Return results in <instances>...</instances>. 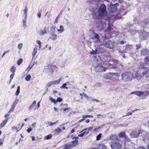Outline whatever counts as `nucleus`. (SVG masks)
<instances>
[{
  "label": "nucleus",
  "mask_w": 149,
  "mask_h": 149,
  "mask_svg": "<svg viewBox=\"0 0 149 149\" xmlns=\"http://www.w3.org/2000/svg\"><path fill=\"white\" fill-rule=\"evenodd\" d=\"M97 5V3H91L90 4V7L89 8L90 10L93 13V18L96 19L101 18L102 17L106 16L107 14L106 7L104 4H102L101 5L98 10Z\"/></svg>",
  "instance_id": "nucleus-1"
},
{
  "label": "nucleus",
  "mask_w": 149,
  "mask_h": 149,
  "mask_svg": "<svg viewBox=\"0 0 149 149\" xmlns=\"http://www.w3.org/2000/svg\"><path fill=\"white\" fill-rule=\"evenodd\" d=\"M96 65L95 67V70L96 72H102L105 71L107 68H113V65L109 63L104 62L103 63V65L104 66H103L101 64L102 62L101 58L98 56L96 57Z\"/></svg>",
  "instance_id": "nucleus-2"
},
{
  "label": "nucleus",
  "mask_w": 149,
  "mask_h": 149,
  "mask_svg": "<svg viewBox=\"0 0 149 149\" xmlns=\"http://www.w3.org/2000/svg\"><path fill=\"white\" fill-rule=\"evenodd\" d=\"M133 74L131 72H126L122 74V79L125 82L132 80L133 77Z\"/></svg>",
  "instance_id": "nucleus-3"
},
{
  "label": "nucleus",
  "mask_w": 149,
  "mask_h": 149,
  "mask_svg": "<svg viewBox=\"0 0 149 149\" xmlns=\"http://www.w3.org/2000/svg\"><path fill=\"white\" fill-rule=\"evenodd\" d=\"M115 42L114 41L108 40L105 41L103 44V45L104 47L113 49L114 48Z\"/></svg>",
  "instance_id": "nucleus-4"
},
{
  "label": "nucleus",
  "mask_w": 149,
  "mask_h": 149,
  "mask_svg": "<svg viewBox=\"0 0 149 149\" xmlns=\"http://www.w3.org/2000/svg\"><path fill=\"white\" fill-rule=\"evenodd\" d=\"M139 34V38L141 40H145L149 36L148 32L144 31H137Z\"/></svg>",
  "instance_id": "nucleus-5"
},
{
  "label": "nucleus",
  "mask_w": 149,
  "mask_h": 149,
  "mask_svg": "<svg viewBox=\"0 0 149 149\" xmlns=\"http://www.w3.org/2000/svg\"><path fill=\"white\" fill-rule=\"evenodd\" d=\"M112 149H120L122 145L115 141H112L109 143Z\"/></svg>",
  "instance_id": "nucleus-6"
},
{
  "label": "nucleus",
  "mask_w": 149,
  "mask_h": 149,
  "mask_svg": "<svg viewBox=\"0 0 149 149\" xmlns=\"http://www.w3.org/2000/svg\"><path fill=\"white\" fill-rule=\"evenodd\" d=\"M99 38V35L94 31H93V34L91 36V39L92 40L93 42L95 43H96L97 42H100V40Z\"/></svg>",
  "instance_id": "nucleus-7"
},
{
  "label": "nucleus",
  "mask_w": 149,
  "mask_h": 149,
  "mask_svg": "<svg viewBox=\"0 0 149 149\" xmlns=\"http://www.w3.org/2000/svg\"><path fill=\"white\" fill-rule=\"evenodd\" d=\"M148 94V93L147 91H136L135 92V95L141 97L142 99L146 97Z\"/></svg>",
  "instance_id": "nucleus-8"
},
{
  "label": "nucleus",
  "mask_w": 149,
  "mask_h": 149,
  "mask_svg": "<svg viewBox=\"0 0 149 149\" xmlns=\"http://www.w3.org/2000/svg\"><path fill=\"white\" fill-rule=\"evenodd\" d=\"M133 48L132 45L128 44L125 46V52L130 54H133L134 52L133 51Z\"/></svg>",
  "instance_id": "nucleus-9"
},
{
  "label": "nucleus",
  "mask_w": 149,
  "mask_h": 149,
  "mask_svg": "<svg viewBox=\"0 0 149 149\" xmlns=\"http://www.w3.org/2000/svg\"><path fill=\"white\" fill-rule=\"evenodd\" d=\"M142 130H138L137 131H132L130 134V136L131 138H137L139 137V134L142 131Z\"/></svg>",
  "instance_id": "nucleus-10"
},
{
  "label": "nucleus",
  "mask_w": 149,
  "mask_h": 149,
  "mask_svg": "<svg viewBox=\"0 0 149 149\" xmlns=\"http://www.w3.org/2000/svg\"><path fill=\"white\" fill-rule=\"evenodd\" d=\"M97 26L99 30L101 31L105 28L106 26V23L104 22L100 21L98 23Z\"/></svg>",
  "instance_id": "nucleus-11"
},
{
  "label": "nucleus",
  "mask_w": 149,
  "mask_h": 149,
  "mask_svg": "<svg viewBox=\"0 0 149 149\" xmlns=\"http://www.w3.org/2000/svg\"><path fill=\"white\" fill-rule=\"evenodd\" d=\"M117 7L115 5H110L109 8L108 10L110 13H113L117 10Z\"/></svg>",
  "instance_id": "nucleus-12"
},
{
  "label": "nucleus",
  "mask_w": 149,
  "mask_h": 149,
  "mask_svg": "<svg viewBox=\"0 0 149 149\" xmlns=\"http://www.w3.org/2000/svg\"><path fill=\"white\" fill-rule=\"evenodd\" d=\"M141 52V55L143 56L149 55V50L146 48L142 49Z\"/></svg>",
  "instance_id": "nucleus-13"
},
{
  "label": "nucleus",
  "mask_w": 149,
  "mask_h": 149,
  "mask_svg": "<svg viewBox=\"0 0 149 149\" xmlns=\"http://www.w3.org/2000/svg\"><path fill=\"white\" fill-rule=\"evenodd\" d=\"M100 49L99 47H97L95 48V50H93L90 52L91 55H95L96 54H99L100 53V51L99 50Z\"/></svg>",
  "instance_id": "nucleus-14"
},
{
  "label": "nucleus",
  "mask_w": 149,
  "mask_h": 149,
  "mask_svg": "<svg viewBox=\"0 0 149 149\" xmlns=\"http://www.w3.org/2000/svg\"><path fill=\"white\" fill-rule=\"evenodd\" d=\"M130 31L133 34H136V28L135 26L133 25H131L130 27Z\"/></svg>",
  "instance_id": "nucleus-15"
},
{
  "label": "nucleus",
  "mask_w": 149,
  "mask_h": 149,
  "mask_svg": "<svg viewBox=\"0 0 149 149\" xmlns=\"http://www.w3.org/2000/svg\"><path fill=\"white\" fill-rule=\"evenodd\" d=\"M147 65L145 62L142 63L140 64L139 68L140 69H144L148 67Z\"/></svg>",
  "instance_id": "nucleus-16"
},
{
  "label": "nucleus",
  "mask_w": 149,
  "mask_h": 149,
  "mask_svg": "<svg viewBox=\"0 0 149 149\" xmlns=\"http://www.w3.org/2000/svg\"><path fill=\"white\" fill-rule=\"evenodd\" d=\"M56 27L55 26H54L51 28L50 30L49 31L50 34L55 33Z\"/></svg>",
  "instance_id": "nucleus-17"
},
{
  "label": "nucleus",
  "mask_w": 149,
  "mask_h": 149,
  "mask_svg": "<svg viewBox=\"0 0 149 149\" xmlns=\"http://www.w3.org/2000/svg\"><path fill=\"white\" fill-rule=\"evenodd\" d=\"M38 47L36 46L35 48H34L33 50L32 53V55L33 56V58L37 52Z\"/></svg>",
  "instance_id": "nucleus-18"
},
{
  "label": "nucleus",
  "mask_w": 149,
  "mask_h": 149,
  "mask_svg": "<svg viewBox=\"0 0 149 149\" xmlns=\"http://www.w3.org/2000/svg\"><path fill=\"white\" fill-rule=\"evenodd\" d=\"M109 139L111 140H118V136L116 135L112 134L110 135Z\"/></svg>",
  "instance_id": "nucleus-19"
},
{
  "label": "nucleus",
  "mask_w": 149,
  "mask_h": 149,
  "mask_svg": "<svg viewBox=\"0 0 149 149\" xmlns=\"http://www.w3.org/2000/svg\"><path fill=\"white\" fill-rule=\"evenodd\" d=\"M107 31H106L107 32H109V33H110V34L111 35L112 34V33H113V32H115V31L113 30L112 29L111 27L109 25V27L107 28Z\"/></svg>",
  "instance_id": "nucleus-20"
},
{
  "label": "nucleus",
  "mask_w": 149,
  "mask_h": 149,
  "mask_svg": "<svg viewBox=\"0 0 149 149\" xmlns=\"http://www.w3.org/2000/svg\"><path fill=\"white\" fill-rule=\"evenodd\" d=\"M56 68V67L55 65H52V66H51L50 68V69H49V68H48V69L49 70V72L48 73V74H51L53 72V68Z\"/></svg>",
  "instance_id": "nucleus-21"
},
{
  "label": "nucleus",
  "mask_w": 149,
  "mask_h": 149,
  "mask_svg": "<svg viewBox=\"0 0 149 149\" xmlns=\"http://www.w3.org/2000/svg\"><path fill=\"white\" fill-rule=\"evenodd\" d=\"M118 136L119 137L124 138L126 139L127 136L126 135L125 133L124 132H121L118 134Z\"/></svg>",
  "instance_id": "nucleus-22"
},
{
  "label": "nucleus",
  "mask_w": 149,
  "mask_h": 149,
  "mask_svg": "<svg viewBox=\"0 0 149 149\" xmlns=\"http://www.w3.org/2000/svg\"><path fill=\"white\" fill-rule=\"evenodd\" d=\"M72 148L71 144H67L64 146V149H71Z\"/></svg>",
  "instance_id": "nucleus-23"
},
{
  "label": "nucleus",
  "mask_w": 149,
  "mask_h": 149,
  "mask_svg": "<svg viewBox=\"0 0 149 149\" xmlns=\"http://www.w3.org/2000/svg\"><path fill=\"white\" fill-rule=\"evenodd\" d=\"M51 37L50 38L53 40H55L57 38V36L56 34H55L54 33L51 34H50Z\"/></svg>",
  "instance_id": "nucleus-24"
},
{
  "label": "nucleus",
  "mask_w": 149,
  "mask_h": 149,
  "mask_svg": "<svg viewBox=\"0 0 149 149\" xmlns=\"http://www.w3.org/2000/svg\"><path fill=\"white\" fill-rule=\"evenodd\" d=\"M36 104V101H34L31 104L29 107V109L30 110L32 108H33L35 105Z\"/></svg>",
  "instance_id": "nucleus-25"
},
{
  "label": "nucleus",
  "mask_w": 149,
  "mask_h": 149,
  "mask_svg": "<svg viewBox=\"0 0 149 149\" xmlns=\"http://www.w3.org/2000/svg\"><path fill=\"white\" fill-rule=\"evenodd\" d=\"M60 29H58L57 31L59 33H61L63 32L64 31V29L63 26L61 25L60 26Z\"/></svg>",
  "instance_id": "nucleus-26"
},
{
  "label": "nucleus",
  "mask_w": 149,
  "mask_h": 149,
  "mask_svg": "<svg viewBox=\"0 0 149 149\" xmlns=\"http://www.w3.org/2000/svg\"><path fill=\"white\" fill-rule=\"evenodd\" d=\"M8 120V118H6L5 120H3V122L1 124V125L3 127L7 123Z\"/></svg>",
  "instance_id": "nucleus-27"
},
{
  "label": "nucleus",
  "mask_w": 149,
  "mask_h": 149,
  "mask_svg": "<svg viewBox=\"0 0 149 149\" xmlns=\"http://www.w3.org/2000/svg\"><path fill=\"white\" fill-rule=\"evenodd\" d=\"M61 80V78L58 80L53 81V84H54V85H56V84H60Z\"/></svg>",
  "instance_id": "nucleus-28"
},
{
  "label": "nucleus",
  "mask_w": 149,
  "mask_h": 149,
  "mask_svg": "<svg viewBox=\"0 0 149 149\" xmlns=\"http://www.w3.org/2000/svg\"><path fill=\"white\" fill-rule=\"evenodd\" d=\"M143 77L142 74H140L139 73H137L136 76L135 78L137 79H140Z\"/></svg>",
  "instance_id": "nucleus-29"
},
{
  "label": "nucleus",
  "mask_w": 149,
  "mask_h": 149,
  "mask_svg": "<svg viewBox=\"0 0 149 149\" xmlns=\"http://www.w3.org/2000/svg\"><path fill=\"white\" fill-rule=\"evenodd\" d=\"M78 142V141L77 140H75L74 141L72 142L71 143L72 144H71L72 145V146L73 147L74 146H76Z\"/></svg>",
  "instance_id": "nucleus-30"
},
{
  "label": "nucleus",
  "mask_w": 149,
  "mask_h": 149,
  "mask_svg": "<svg viewBox=\"0 0 149 149\" xmlns=\"http://www.w3.org/2000/svg\"><path fill=\"white\" fill-rule=\"evenodd\" d=\"M23 26L24 27V29H26V27L27 26L26 23V18L25 17L24 19L23 20Z\"/></svg>",
  "instance_id": "nucleus-31"
},
{
  "label": "nucleus",
  "mask_w": 149,
  "mask_h": 149,
  "mask_svg": "<svg viewBox=\"0 0 149 149\" xmlns=\"http://www.w3.org/2000/svg\"><path fill=\"white\" fill-rule=\"evenodd\" d=\"M144 61L147 65H149V56L146 57L144 59Z\"/></svg>",
  "instance_id": "nucleus-32"
},
{
  "label": "nucleus",
  "mask_w": 149,
  "mask_h": 149,
  "mask_svg": "<svg viewBox=\"0 0 149 149\" xmlns=\"http://www.w3.org/2000/svg\"><path fill=\"white\" fill-rule=\"evenodd\" d=\"M148 72H149L148 70L143 72L142 74L143 77L145 76V77H147V75L148 74Z\"/></svg>",
  "instance_id": "nucleus-33"
},
{
  "label": "nucleus",
  "mask_w": 149,
  "mask_h": 149,
  "mask_svg": "<svg viewBox=\"0 0 149 149\" xmlns=\"http://www.w3.org/2000/svg\"><path fill=\"white\" fill-rule=\"evenodd\" d=\"M58 122V120H57L54 123H52L51 122H48V124L49 125V126H52L54 125H55Z\"/></svg>",
  "instance_id": "nucleus-34"
},
{
  "label": "nucleus",
  "mask_w": 149,
  "mask_h": 149,
  "mask_svg": "<svg viewBox=\"0 0 149 149\" xmlns=\"http://www.w3.org/2000/svg\"><path fill=\"white\" fill-rule=\"evenodd\" d=\"M31 78V76L30 74H28L27 75V76L25 78V79L26 81H29L30 80Z\"/></svg>",
  "instance_id": "nucleus-35"
},
{
  "label": "nucleus",
  "mask_w": 149,
  "mask_h": 149,
  "mask_svg": "<svg viewBox=\"0 0 149 149\" xmlns=\"http://www.w3.org/2000/svg\"><path fill=\"white\" fill-rule=\"evenodd\" d=\"M34 65V64H31V63L30 65H29L28 67L26 69L27 70H28V71H29L31 68L33 67V65Z\"/></svg>",
  "instance_id": "nucleus-36"
},
{
  "label": "nucleus",
  "mask_w": 149,
  "mask_h": 149,
  "mask_svg": "<svg viewBox=\"0 0 149 149\" xmlns=\"http://www.w3.org/2000/svg\"><path fill=\"white\" fill-rule=\"evenodd\" d=\"M122 15L121 14H118L116 15V18L117 19H121L122 17Z\"/></svg>",
  "instance_id": "nucleus-37"
},
{
  "label": "nucleus",
  "mask_w": 149,
  "mask_h": 149,
  "mask_svg": "<svg viewBox=\"0 0 149 149\" xmlns=\"http://www.w3.org/2000/svg\"><path fill=\"white\" fill-rule=\"evenodd\" d=\"M61 131V129L59 127L58 128L55 130V133L57 134L60 133Z\"/></svg>",
  "instance_id": "nucleus-38"
},
{
  "label": "nucleus",
  "mask_w": 149,
  "mask_h": 149,
  "mask_svg": "<svg viewBox=\"0 0 149 149\" xmlns=\"http://www.w3.org/2000/svg\"><path fill=\"white\" fill-rule=\"evenodd\" d=\"M15 67H14L13 66L11 67V69H10V72L13 73H15Z\"/></svg>",
  "instance_id": "nucleus-39"
},
{
  "label": "nucleus",
  "mask_w": 149,
  "mask_h": 149,
  "mask_svg": "<svg viewBox=\"0 0 149 149\" xmlns=\"http://www.w3.org/2000/svg\"><path fill=\"white\" fill-rule=\"evenodd\" d=\"M20 86H18L17 87V90L15 93V95L16 96L18 95L20 93Z\"/></svg>",
  "instance_id": "nucleus-40"
},
{
  "label": "nucleus",
  "mask_w": 149,
  "mask_h": 149,
  "mask_svg": "<svg viewBox=\"0 0 149 149\" xmlns=\"http://www.w3.org/2000/svg\"><path fill=\"white\" fill-rule=\"evenodd\" d=\"M28 10V9L26 6L25 7V9L24 10V13L25 15V17L26 18L27 16V12Z\"/></svg>",
  "instance_id": "nucleus-41"
},
{
  "label": "nucleus",
  "mask_w": 149,
  "mask_h": 149,
  "mask_svg": "<svg viewBox=\"0 0 149 149\" xmlns=\"http://www.w3.org/2000/svg\"><path fill=\"white\" fill-rule=\"evenodd\" d=\"M93 127H90L88 128H85L84 129V130H86L89 132V131H91L93 129Z\"/></svg>",
  "instance_id": "nucleus-42"
},
{
  "label": "nucleus",
  "mask_w": 149,
  "mask_h": 149,
  "mask_svg": "<svg viewBox=\"0 0 149 149\" xmlns=\"http://www.w3.org/2000/svg\"><path fill=\"white\" fill-rule=\"evenodd\" d=\"M82 133L83 134H84V135L85 134L86 135H87L88 134V132L86 131V130H84V129L80 131L79 133Z\"/></svg>",
  "instance_id": "nucleus-43"
},
{
  "label": "nucleus",
  "mask_w": 149,
  "mask_h": 149,
  "mask_svg": "<svg viewBox=\"0 0 149 149\" xmlns=\"http://www.w3.org/2000/svg\"><path fill=\"white\" fill-rule=\"evenodd\" d=\"M49 100L52 102L53 103H54L55 104H56V100L54 99H53L51 97H50L49 98Z\"/></svg>",
  "instance_id": "nucleus-44"
},
{
  "label": "nucleus",
  "mask_w": 149,
  "mask_h": 149,
  "mask_svg": "<svg viewBox=\"0 0 149 149\" xmlns=\"http://www.w3.org/2000/svg\"><path fill=\"white\" fill-rule=\"evenodd\" d=\"M102 134L100 133L98 135L96 136V140L98 141L100 140Z\"/></svg>",
  "instance_id": "nucleus-45"
},
{
  "label": "nucleus",
  "mask_w": 149,
  "mask_h": 149,
  "mask_svg": "<svg viewBox=\"0 0 149 149\" xmlns=\"http://www.w3.org/2000/svg\"><path fill=\"white\" fill-rule=\"evenodd\" d=\"M93 116L92 115H83L82 116L83 118H90V117H93Z\"/></svg>",
  "instance_id": "nucleus-46"
},
{
  "label": "nucleus",
  "mask_w": 149,
  "mask_h": 149,
  "mask_svg": "<svg viewBox=\"0 0 149 149\" xmlns=\"http://www.w3.org/2000/svg\"><path fill=\"white\" fill-rule=\"evenodd\" d=\"M119 54L120 55H121L122 57L124 58H125V54H124V53L123 52V51H119Z\"/></svg>",
  "instance_id": "nucleus-47"
},
{
  "label": "nucleus",
  "mask_w": 149,
  "mask_h": 149,
  "mask_svg": "<svg viewBox=\"0 0 149 149\" xmlns=\"http://www.w3.org/2000/svg\"><path fill=\"white\" fill-rule=\"evenodd\" d=\"M41 33L40 34V35H43L45 33H46V29H45L44 30H43L42 29H41Z\"/></svg>",
  "instance_id": "nucleus-48"
},
{
  "label": "nucleus",
  "mask_w": 149,
  "mask_h": 149,
  "mask_svg": "<svg viewBox=\"0 0 149 149\" xmlns=\"http://www.w3.org/2000/svg\"><path fill=\"white\" fill-rule=\"evenodd\" d=\"M67 85V84H66L65 83L61 87V88H65L68 89V88L66 86Z\"/></svg>",
  "instance_id": "nucleus-49"
},
{
  "label": "nucleus",
  "mask_w": 149,
  "mask_h": 149,
  "mask_svg": "<svg viewBox=\"0 0 149 149\" xmlns=\"http://www.w3.org/2000/svg\"><path fill=\"white\" fill-rule=\"evenodd\" d=\"M4 140V138H1L0 139V146L2 145Z\"/></svg>",
  "instance_id": "nucleus-50"
},
{
  "label": "nucleus",
  "mask_w": 149,
  "mask_h": 149,
  "mask_svg": "<svg viewBox=\"0 0 149 149\" xmlns=\"http://www.w3.org/2000/svg\"><path fill=\"white\" fill-rule=\"evenodd\" d=\"M23 60L22 59H19L17 62V64L18 65H19L22 62Z\"/></svg>",
  "instance_id": "nucleus-51"
},
{
  "label": "nucleus",
  "mask_w": 149,
  "mask_h": 149,
  "mask_svg": "<svg viewBox=\"0 0 149 149\" xmlns=\"http://www.w3.org/2000/svg\"><path fill=\"white\" fill-rule=\"evenodd\" d=\"M63 100V99L62 98H60V97H58L57 98L56 100V103L57 102H61Z\"/></svg>",
  "instance_id": "nucleus-52"
},
{
  "label": "nucleus",
  "mask_w": 149,
  "mask_h": 149,
  "mask_svg": "<svg viewBox=\"0 0 149 149\" xmlns=\"http://www.w3.org/2000/svg\"><path fill=\"white\" fill-rule=\"evenodd\" d=\"M22 43H19L18 44V49L20 50L21 49L22 47Z\"/></svg>",
  "instance_id": "nucleus-53"
},
{
  "label": "nucleus",
  "mask_w": 149,
  "mask_h": 149,
  "mask_svg": "<svg viewBox=\"0 0 149 149\" xmlns=\"http://www.w3.org/2000/svg\"><path fill=\"white\" fill-rule=\"evenodd\" d=\"M141 46V44L140 43H139V44L136 45V49L137 50H138L139 49Z\"/></svg>",
  "instance_id": "nucleus-54"
},
{
  "label": "nucleus",
  "mask_w": 149,
  "mask_h": 149,
  "mask_svg": "<svg viewBox=\"0 0 149 149\" xmlns=\"http://www.w3.org/2000/svg\"><path fill=\"white\" fill-rule=\"evenodd\" d=\"M53 85H54V84H53V81L49 82L47 84V86H50Z\"/></svg>",
  "instance_id": "nucleus-55"
},
{
  "label": "nucleus",
  "mask_w": 149,
  "mask_h": 149,
  "mask_svg": "<svg viewBox=\"0 0 149 149\" xmlns=\"http://www.w3.org/2000/svg\"><path fill=\"white\" fill-rule=\"evenodd\" d=\"M52 137V135L51 134H49L47 135V139H51Z\"/></svg>",
  "instance_id": "nucleus-56"
},
{
  "label": "nucleus",
  "mask_w": 149,
  "mask_h": 149,
  "mask_svg": "<svg viewBox=\"0 0 149 149\" xmlns=\"http://www.w3.org/2000/svg\"><path fill=\"white\" fill-rule=\"evenodd\" d=\"M63 11V10H62L59 13V14L58 15V17H61V15L62 14Z\"/></svg>",
  "instance_id": "nucleus-57"
},
{
  "label": "nucleus",
  "mask_w": 149,
  "mask_h": 149,
  "mask_svg": "<svg viewBox=\"0 0 149 149\" xmlns=\"http://www.w3.org/2000/svg\"><path fill=\"white\" fill-rule=\"evenodd\" d=\"M59 17H58V16H57L56 17L55 19V21L54 22V23H58V20Z\"/></svg>",
  "instance_id": "nucleus-58"
},
{
  "label": "nucleus",
  "mask_w": 149,
  "mask_h": 149,
  "mask_svg": "<svg viewBox=\"0 0 149 149\" xmlns=\"http://www.w3.org/2000/svg\"><path fill=\"white\" fill-rule=\"evenodd\" d=\"M10 112H9V111H8V112L5 114L4 116V117L5 118H6L8 116H9L10 115Z\"/></svg>",
  "instance_id": "nucleus-59"
},
{
  "label": "nucleus",
  "mask_w": 149,
  "mask_h": 149,
  "mask_svg": "<svg viewBox=\"0 0 149 149\" xmlns=\"http://www.w3.org/2000/svg\"><path fill=\"white\" fill-rule=\"evenodd\" d=\"M15 110V108H12L11 107V108L9 110V112H13Z\"/></svg>",
  "instance_id": "nucleus-60"
},
{
  "label": "nucleus",
  "mask_w": 149,
  "mask_h": 149,
  "mask_svg": "<svg viewBox=\"0 0 149 149\" xmlns=\"http://www.w3.org/2000/svg\"><path fill=\"white\" fill-rule=\"evenodd\" d=\"M15 73H12V74H11L10 76V78L11 79H13V77L14 76Z\"/></svg>",
  "instance_id": "nucleus-61"
},
{
  "label": "nucleus",
  "mask_w": 149,
  "mask_h": 149,
  "mask_svg": "<svg viewBox=\"0 0 149 149\" xmlns=\"http://www.w3.org/2000/svg\"><path fill=\"white\" fill-rule=\"evenodd\" d=\"M20 124H19L17 125V126L16 127V129H19V130H17V132H18V131L19 130V128H19V126H20Z\"/></svg>",
  "instance_id": "nucleus-62"
},
{
  "label": "nucleus",
  "mask_w": 149,
  "mask_h": 149,
  "mask_svg": "<svg viewBox=\"0 0 149 149\" xmlns=\"http://www.w3.org/2000/svg\"><path fill=\"white\" fill-rule=\"evenodd\" d=\"M102 148L103 149H106V147L104 144H102Z\"/></svg>",
  "instance_id": "nucleus-63"
},
{
  "label": "nucleus",
  "mask_w": 149,
  "mask_h": 149,
  "mask_svg": "<svg viewBox=\"0 0 149 149\" xmlns=\"http://www.w3.org/2000/svg\"><path fill=\"white\" fill-rule=\"evenodd\" d=\"M32 130L31 128H29L27 130V131L28 133H30Z\"/></svg>",
  "instance_id": "nucleus-64"
}]
</instances>
